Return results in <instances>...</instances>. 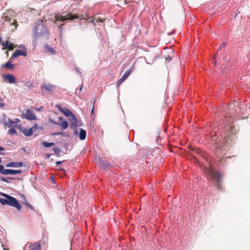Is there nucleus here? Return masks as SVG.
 <instances>
[{
  "label": "nucleus",
  "instance_id": "c85d7f7f",
  "mask_svg": "<svg viewBox=\"0 0 250 250\" xmlns=\"http://www.w3.org/2000/svg\"><path fill=\"white\" fill-rule=\"evenodd\" d=\"M171 59H172V57L168 56L166 58V62H169L170 61H171Z\"/></svg>",
  "mask_w": 250,
  "mask_h": 250
},
{
  "label": "nucleus",
  "instance_id": "39448f33",
  "mask_svg": "<svg viewBox=\"0 0 250 250\" xmlns=\"http://www.w3.org/2000/svg\"><path fill=\"white\" fill-rule=\"evenodd\" d=\"M21 170H12L4 169V167L0 165V173L4 175L12 174L15 175L21 173Z\"/></svg>",
  "mask_w": 250,
  "mask_h": 250
},
{
  "label": "nucleus",
  "instance_id": "c756f323",
  "mask_svg": "<svg viewBox=\"0 0 250 250\" xmlns=\"http://www.w3.org/2000/svg\"><path fill=\"white\" fill-rule=\"evenodd\" d=\"M25 204L29 208H30L31 209H33V207L29 204H28V203H25Z\"/></svg>",
  "mask_w": 250,
  "mask_h": 250
},
{
  "label": "nucleus",
  "instance_id": "aec40b11",
  "mask_svg": "<svg viewBox=\"0 0 250 250\" xmlns=\"http://www.w3.org/2000/svg\"><path fill=\"white\" fill-rule=\"evenodd\" d=\"M22 133L26 136H31L33 134V132L32 131V129H24L22 131Z\"/></svg>",
  "mask_w": 250,
  "mask_h": 250
},
{
  "label": "nucleus",
  "instance_id": "bb28decb",
  "mask_svg": "<svg viewBox=\"0 0 250 250\" xmlns=\"http://www.w3.org/2000/svg\"><path fill=\"white\" fill-rule=\"evenodd\" d=\"M39 127V126L37 125H35L33 127H32L31 128H30V129H32V131L33 132V133L34 132H35L37 129Z\"/></svg>",
  "mask_w": 250,
  "mask_h": 250
},
{
  "label": "nucleus",
  "instance_id": "0eeeda50",
  "mask_svg": "<svg viewBox=\"0 0 250 250\" xmlns=\"http://www.w3.org/2000/svg\"><path fill=\"white\" fill-rule=\"evenodd\" d=\"M28 250H41V244L40 241L34 243H28Z\"/></svg>",
  "mask_w": 250,
  "mask_h": 250
},
{
  "label": "nucleus",
  "instance_id": "6e6552de",
  "mask_svg": "<svg viewBox=\"0 0 250 250\" xmlns=\"http://www.w3.org/2000/svg\"><path fill=\"white\" fill-rule=\"evenodd\" d=\"M69 120L70 121V127L71 128L76 127L81 125V124L80 122H78L77 121L76 117L74 114L73 116H71L69 118Z\"/></svg>",
  "mask_w": 250,
  "mask_h": 250
},
{
  "label": "nucleus",
  "instance_id": "f8f14e48",
  "mask_svg": "<svg viewBox=\"0 0 250 250\" xmlns=\"http://www.w3.org/2000/svg\"><path fill=\"white\" fill-rule=\"evenodd\" d=\"M25 118L30 121L36 119V116L34 113L30 109H27L26 111Z\"/></svg>",
  "mask_w": 250,
  "mask_h": 250
},
{
  "label": "nucleus",
  "instance_id": "9b49d317",
  "mask_svg": "<svg viewBox=\"0 0 250 250\" xmlns=\"http://www.w3.org/2000/svg\"><path fill=\"white\" fill-rule=\"evenodd\" d=\"M27 52L22 50H17L12 55L11 58H15L20 56H27Z\"/></svg>",
  "mask_w": 250,
  "mask_h": 250
},
{
  "label": "nucleus",
  "instance_id": "412c9836",
  "mask_svg": "<svg viewBox=\"0 0 250 250\" xmlns=\"http://www.w3.org/2000/svg\"><path fill=\"white\" fill-rule=\"evenodd\" d=\"M99 165H100V167L103 168H105V167H107L109 165V164L108 163H107V162L104 163L103 160H100Z\"/></svg>",
  "mask_w": 250,
  "mask_h": 250
},
{
  "label": "nucleus",
  "instance_id": "ddd939ff",
  "mask_svg": "<svg viewBox=\"0 0 250 250\" xmlns=\"http://www.w3.org/2000/svg\"><path fill=\"white\" fill-rule=\"evenodd\" d=\"M1 44L3 46V49H8L9 50H12L14 49V48L16 47V46H14L12 43L8 41H7L4 43H2Z\"/></svg>",
  "mask_w": 250,
  "mask_h": 250
},
{
  "label": "nucleus",
  "instance_id": "5701e85b",
  "mask_svg": "<svg viewBox=\"0 0 250 250\" xmlns=\"http://www.w3.org/2000/svg\"><path fill=\"white\" fill-rule=\"evenodd\" d=\"M45 49H46V51L50 52L52 54H55V51L53 49V48L52 47H51L49 45H45Z\"/></svg>",
  "mask_w": 250,
  "mask_h": 250
},
{
  "label": "nucleus",
  "instance_id": "a211bd4d",
  "mask_svg": "<svg viewBox=\"0 0 250 250\" xmlns=\"http://www.w3.org/2000/svg\"><path fill=\"white\" fill-rule=\"evenodd\" d=\"M86 137V131L84 129L81 128L79 132V138L81 140H83Z\"/></svg>",
  "mask_w": 250,
  "mask_h": 250
},
{
  "label": "nucleus",
  "instance_id": "9d476101",
  "mask_svg": "<svg viewBox=\"0 0 250 250\" xmlns=\"http://www.w3.org/2000/svg\"><path fill=\"white\" fill-rule=\"evenodd\" d=\"M57 107L58 109L63 113L66 116L70 118L71 116H73V113L66 108H62L60 105H57Z\"/></svg>",
  "mask_w": 250,
  "mask_h": 250
},
{
  "label": "nucleus",
  "instance_id": "f3484780",
  "mask_svg": "<svg viewBox=\"0 0 250 250\" xmlns=\"http://www.w3.org/2000/svg\"><path fill=\"white\" fill-rule=\"evenodd\" d=\"M4 19L6 21L9 22H11L12 21H13V22L12 23V24L13 25H15L16 27H17L18 26V24L17 21L16 20H14V19L12 20L11 17H10L9 16H6L4 17Z\"/></svg>",
  "mask_w": 250,
  "mask_h": 250
},
{
  "label": "nucleus",
  "instance_id": "f704fd0d",
  "mask_svg": "<svg viewBox=\"0 0 250 250\" xmlns=\"http://www.w3.org/2000/svg\"><path fill=\"white\" fill-rule=\"evenodd\" d=\"M83 89V85H81V86L79 88V90L81 91Z\"/></svg>",
  "mask_w": 250,
  "mask_h": 250
},
{
  "label": "nucleus",
  "instance_id": "72a5a7b5",
  "mask_svg": "<svg viewBox=\"0 0 250 250\" xmlns=\"http://www.w3.org/2000/svg\"><path fill=\"white\" fill-rule=\"evenodd\" d=\"M4 149L2 147L0 146V151L4 150Z\"/></svg>",
  "mask_w": 250,
  "mask_h": 250
},
{
  "label": "nucleus",
  "instance_id": "a878e982",
  "mask_svg": "<svg viewBox=\"0 0 250 250\" xmlns=\"http://www.w3.org/2000/svg\"><path fill=\"white\" fill-rule=\"evenodd\" d=\"M8 134L11 135H13L14 134H17V132L15 128L14 127H12L9 129Z\"/></svg>",
  "mask_w": 250,
  "mask_h": 250
},
{
  "label": "nucleus",
  "instance_id": "cd10ccee",
  "mask_svg": "<svg viewBox=\"0 0 250 250\" xmlns=\"http://www.w3.org/2000/svg\"><path fill=\"white\" fill-rule=\"evenodd\" d=\"M53 150L56 154H59L60 152V149L58 147H54Z\"/></svg>",
  "mask_w": 250,
  "mask_h": 250
},
{
  "label": "nucleus",
  "instance_id": "393cba45",
  "mask_svg": "<svg viewBox=\"0 0 250 250\" xmlns=\"http://www.w3.org/2000/svg\"><path fill=\"white\" fill-rule=\"evenodd\" d=\"M14 123H15L14 121H12L10 119H8V123H5V125L10 128L12 126Z\"/></svg>",
  "mask_w": 250,
  "mask_h": 250
},
{
  "label": "nucleus",
  "instance_id": "dca6fc26",
  "mask_svg": "<svg viewBox=\"0 0 250 250\" xmlns=\"http://www.w3.org/2000/svg\"><path fill=\"white\" fill-rule=\"evenodd\" d=\"M104 20L105 19H102L99 17L94 16L93 19L91 20V22L94 26H96V23L103 22Z\"/></svg>",
  "mask_w": 250,
  "mask_h": 250
},
{
  "label": "nucleus",
  "instance_id": "f257e3e1",
  "mask_svg": "<svg viewBox=\"0 0 250 250\" xmlns=\"http://www.w3.org/2000/svg\"><path fill=\"white\" fill-rule=\"evenodd\" d=\"M229 110L225 115V120L224 122H228V125L226 126L225 129V136L223 139V148L219 147L216 149V153L218 155H223L225 153V151L226 149L225 146L231 145L236 138V133L237 130L235 127L232 125V121H230L231 118L235 116L236 114V109L235 105L233 104H230L228 107Z\"/></svg>",
  "mask_w": 250,
  "mask_h": 250
},
{
  "label": "nucleus",
  "instance_id": "473e14b6",
  "mask_svg": "<svg viewBox=\"0 0 250 250\" xmlns=\"http://www.w3.org/2000/svg\"><path fill=\"white\" fill-rule=\"evenodd\" d=\"M62 161H58L56 162V165H59L62 164Z\"/></svg>",
  "mask_w": 250,
  "mask_h": 250
},
{
  "label": "nucleus",
  "instance_id": "4be33fe9",
  "mask_svg": "<svg viewBox=\"0 0 250 250\" xmlns=\"http://www.w3.org/2000/svg\"><path fill=\"white\" fill-rule=\"evenodd\" d=\"M59 125L63 129H66L68 126V123L66 121H63Z\"/></svg>",
  "mask_w": 250,
  "mask_h": 250
},
{
  "label": "nucleus",
  "instance_id": "20e7f679",
  "mask_svg": "<svg viewBox=\"0 0 250 250\" xmlns=\"http://www.w3.org/2000/svg\"><path fill=\"white\" fill-rule=\"evenodd\" d=\"M208 174L210 176V177L216 181V186L219 189H221L222 188L221 187V176L220 173L214 170L209 169H208Z\"/></svg>",
  "mask_w": 250,
  "mask_h": 250
},
{
  "label": "nucleus",
  "instance_id": "e433bc0d",
  "mask_svg": "<svg viewBox=\"0 0 250 250\" xmlns=\"http://www.w3.org/2000/svg\"><path fill=\"white\" fill-rule=\"evenodd\" d=\"M124 3H125V4H126V0H124Z\"/></svg>",
  "mask_w": 250,
  "mask_h": 250
},
{
  "label": "nucleus",
  "instance_id": "7c9ffc66",
  "mask_svg": "<svg viewBox=\"0 0 250 250\" xmlns=\"http://www.w3.org/2000/svg\"><path fill=\"white\" fill-rule=\"evenodd\" d=\"M96 101V99H95L93 102V107H92V109L91 110V114H92L93 113V110H94V104H95V102Z\"/></svg>",
  "mask_w": 250,
  "mask_h": 250
},
{
  "label": "nucleus",
  "instance_id": "b1692460",
  "mask_svg": "<svg viewBox=\"0 0 250 250\" xmlns=\"http://www.w3.org/2000/svg\"><path fill=\"white\" fill-rule=\"evenodd\" d=\"M42 145L44 146L48 147H50L51 146H53L55 145V144L54 143H48V142H44L42 143Z\"/></svg>",
  "mask_w": 250,
  "mask_h": 250
},
{
  "label": "nucleus",
  "instance_id": "2f4dec72",
  "mask_svg": "<svg viewBox=\"0 0 250 250\" xmlns=\"http://www.w3.org/2000/svg\"><path fill=\"white\" fill-rule=\"evenodd\" d=\"M92 19H93V17H91L90 18H89V19H87V22H91L92 23V22H91V20Z\"/></svg>",
  "mask_w": 250,
  "mask_h": 250
},
{
  "label": "nucleus",
  "instance_id": "c9c22d12",
  "mask_svg": "<svg viewBox=\"0 0 250 250\" xmlns=\"http://www.w3.org/2000/svg\"><path fill=\"white\" fill-rule=\"evenodd\" d=\"M1 179H2V181H5V182H8V181H7L6 180H5V179H4V178H2Z\"/></svg>",
  "mask_w": 250,
  "mask_h": 250
},
{
  "label": "nucleus",
  "instance_id": "1a4fd4ad",
  "mask_svg": "<svg viewBox=\"0 0 250 250\" xmlns=\"http://www.w3.org/2000/svg\"><path fill=\"white\" fill-rule=\"evenodd\" d=\"M132 71L131 68H130L127 70L124 75L122 76V78L120 79L117 82V86L119 87L121 83L126 80V79L129 76Z\"/></svg>",
  "mask_w": 250,
  "mask_h": 250
},
{
  "label": "nucleus",
  "instance_id": "6ab92c4d",
  "mask_svg": "<svg viewBox=\"0 0 250 250\" xmlns=\"http://www.w3.org/2000/svg\"><path fill=\"white\" fill-rule=\"evenodd\" d=\"M2 66L3 67H5L10 70H12L14 68V64L11 63V62L9 61L7 62L5 64H3Z\"/></svg>",
  "mask_w": 250,
  "mask_h": 250
},
{
  "label": "nucleus",
  "instance_id": "423d86ee",
  "mask_svg": "<svg viewBox=\"0 0 250 250\" xmlns=\"http://www.w3.org/2000/svg\"><path fill=\"white\" fill-rule=\"evenodd\" d=\"M41 90L43 89L48 91L50 93H52L55 91L56 86L49 83H44L41 87Z\"/></svg>",
  "mask_w": 250,
  "mask_h": 250
},
{
  "label": "nucleus",
  "instance_id": "4c0bfd02",
  "mask_svg": "<svg viewBox=\"0 0 250 250\" xmlns=\"http://www.w3.org/2000/svg\"><path fill=\"white\" fill-rule=\"evenodd\" d=\"M19 47H21V48H23V45H20Z\"/></svg>",
  "mask_w": 250,
  "mask_h": 250
},
{
  "label": "nucleus",
  "instance_id": "7ed1b4c3",
  "mask_svg": "<svg viewBox=\"0 0 250 250\" xmlns=\"http://www.w3.org/2000/svg\"><path fill=\"white\" fill-rule=\"evenodd\" d=\"M55 20L54 21V23L55 24L57 23V21H64L66 20H73L75 19H79L80 20L84 19L83 15L79 16V15L77 14L74 15H72L71 14H68L65 16L60 15L59 16L56 15L55 16Z\"/></svg>",
  "mask_w": 250,
  "mask_h": 250
},
{
  "label": "nucleus",
  "instance_id": "4468645a",
  "mask_svg": "<svg viewBox=\"0 0 250 250\" xmlns=\"http://www.w3.org/2000/svg\"><path fill=\"white\" fill-rule=\"evenodd\" d=\"M23 166L22 162H10L6 165V167H20Z\"/></svg>",
  "mask_w": 250,
  "mask_h": 250
},
{
  "label": "nucleus",
  "instance_id": "2eb2a0df",
  "mask_svg": "<svg viewBox=\"0 0 250 250\" xmlns=\"http://www.w3.org/2000/svg\"><path fill=\"white\" fill-rule=\"evenodd\" d=\"M5 80L8 81L9 83H15V77L12 75V74H8L6 75L5 76Z\"/></svg>",
  "mask_w": 250,
  "mask_h": 250
},
{
  "label": "nucleus",
  "instance_id": "f03ea898",
  "mask_svg": "<svg viewBox=\"0 0 250 250\" xmlns=\"http://www.w3.org/2000/svg\"><path fill=\"white\" fill-rule=\"evenodd\" d=\"M1 195L5 198H0V203L2 205H8L11 207H15L18 210L21 209V206L15 198L5 193H1Z\"/></svg>",
  "mask_w": 250,
  "mask_h": 250
}]
</instances>
